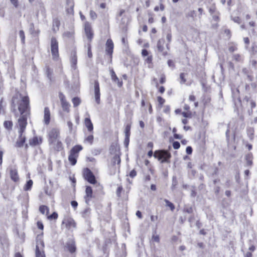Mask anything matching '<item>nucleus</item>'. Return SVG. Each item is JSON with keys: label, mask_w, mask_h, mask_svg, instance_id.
Masks as SVG:
<instances>
[{"label": "nucleus", "mask_w": 257, "mask_h": 257, "mask_svg": "<svg viewBox=\"0 0 257 257\" xmlns=\"http://www.w3.org/2000/svg\"><path fill=\"white\" fill-rule=\"evenodd\" d=\"M224 34H226L227 38L229 39L231 37V33L230 30L229 29H225L224 31Z\"/></svg>", "instance_id": "55"}, {"label": "nucleus", "mask_w": 257, "mask_h": 257, "mask_svg": "<svg viewBox=\"0 0 257 257\" xmlns=\"http://www.w3.org/2000/svg\"><path fill=\"white\" fill-rule=\"evenodd\" d=\"M156 87L158 88L159 92L163 94L165 91V88L163 86H159L158 83L156 84Z\"/></svg>", "instance_id": "47"}, {"label": "nucleus", "mask_w": 257, "mask_h": 257, "mask_svg": "<svg viewBox=\"0 0 257 257\" xmlns=\"http://www.w3.org/2000/svg\"><path fill=\"white\" fill-rule=\"evenodd\" d=\"M47 138L49 144L55 143L56 140L60 139V131L56 127L52 128L48 132Z\"/></svg>", "instance_id": "10"}, {"label": "nucleus", "mask_w": 257, "mask_h": 257, "mask_svg": "<svg viewBox=\"0 0 257 257\" xmlns=\"http://www.w3.org/2000/svg\"><path fill=\"white\" fill-rule=\"evenodd\" d=\"M29 145L32 147L40 145L43 142L42 137L34 136L29 140Z\"/></svg>", "instance_id": "24"}, {"label": "nucleus", "mask_w": 257, "mask_h": 257, "mask_svg": "<svg viewBox=\"0 0 257 257\" xmlns=\"http://www.w3.org/2000/svg\"><path fill=\"white\" fill-rule=\"evenodd\" d=\"M164 201L166 203V206L169 207L170 208L171 211H173L175 209V206L173 204V203H172V202L169 201L168 200L166 199L164 200Z\"/></svg>", "instance_id": "40"}, {"label": "nucleus", "mask_w": 257, "mask_h": 257, "mask_svg": "<svg viewBox=\"0 0 257 257\" xmlns=\"http://www.w3.org/2000/svg\"><path fill=\"white\" fill-rule=\"evenodd\" d=\"M74 31H66L63 34V37L64 38H72L74 37Z\"/></svg>", "instance_id": "36"}, {"label": "nucleus", "mask_w": 257, "mask_h": 257, "mask_svg": "<svg viewBox=\"0 0 257 257\" xmlns=\"http://www.w3.org/2000/svg\"><path fill=\"white\" fill-rule=\"evenodd\" d=\"M33 182L32 180H29L27 181L26 184L25 185L24 187V190L26 191L30 190H31L32 185H33Z\"/></svg>", "instance_id": "39"}, {"label": "nucleus", "mask_w": 257, "mask_h": 257, "mask_svg": "<svg viewBox=\"0 0 257 257\" xmlns=\"http://www.w3.org/2000/svg\"><path fill=\"white\" fill-rule=\"evenodd\" d=\"M60 26V21L58 18H55L52 20V30L53 33H56L59 30Z\"/></svg>", "instance_id": "27"}, {"label": "nucleus", "mask_w": 257, "mask_h": 257, "mask_svg": "<svg viewBox=\"0 0 257 257\" xmlns=\"http://www.w3.org/2000/svg\"><path fill=\"white\" fill-rule=\"evenodd\" d=\"M142 56L144 58L145 63L149 65L150 67L153 64V56L152 55H149L150 52L146 49H143L142 50Z\"/></svg>", "instance_id": "16"}, {"label": "nucleus", "mask_w": 257, "mask_h": 257, "mask_svg": "<svg viewBox=\"0 0 257 257\" xmlns=\"http://www.w3.org/2000/svg\"><path fill=\"white\" fill-rule=\"evenodd\" d=\"M216 11V7L214 3L212 4L210 8H209V13L212 15Z\"/></svg>", "instance_id": "45"}, {"label": "nucleus", "mask_w": 257, "mask_h": 257, "mask_svg": "<svg viewBox=\"0 0 257 257\" xmlns=\"http://www.w3.org/2000/svg\"><path fill=\"white\" fill-rule=\"evenodd\" d=\"M64 227L68 230H72L77 226V223L74 219L70 216H64L61 223V227Z\"/></svg>", "instance_id": "5"}, {"label": "nucleus", "mask_w": 257, "mask_h": 257, "mask_svg": "<svg viewBox=\"0 0 257 257\" xmlns=\"http://www.w3.org/2000/svg\"><path fill=\"white\" fill-rule=\"evenodd\" d=\"M185 111L181 113L182 115L186 118H191L192 117V113L190 111V107L188 104H185L183 107Z\"/></svg>", "instance_id": "29"}, {"label": "nucleus", "mask_w": 257, "mask_h": 257, "mask_svg": "<svg viewBox=\"0 0 257 257\" xmlns=\"http://www.w3.org/2000/svg\"><path fill=\"white\" fill-rule=\"evenodd\" d=\"M230 130L228 128L226 130V133H225V135H226V139H227V141L228 142V143H230Z\"/></svg>", "instance_id": "61"}, {"label": "nucleus", "mask_w": 257, "mask_h": 257, "mask_svg": "<svg viewBox=\"0 0 257 257\" xmlns=\"http://www.w3.org/2000/svg\"><path fill=\"white\" fill-rule=\"evenodd\" d=\"M47 215V219L49 220H53V219L56 220L58 217V213L56 212H54L52 214H51L50 215Z\"/></svg>", "instance_id": "43"}, {"label": "nucleus", "mask_w": 257, "mask_h": 257, "mask_svg": "<svg viewBox=\"0 0 257 257\" xmlns=\"http://www.w3.org/2000/svg\"><path fill=\"white\" fill-rule=\"evenodd\" d=\"M154 157L161 163H170L172 157L171 153L166 150H158L154 153Z\"/></svg>", "instance_id": "2"}, {"label": "nucleus", "mask_w": 257, "mask_h": 257, "mask_svg": "<svg viewBox=\"0 0 257 257\" xmlns=\"http://www.w3.org/2000/svg\"><path fill=\"white\" fill-rule=\"evenodd\" d=\"M254 128L253 127H249L247 129V133L249 137L252 139L254 135Z\"/></svg>", "instance_id": "44"}, {"label": "nucleus", "mask_w": 257, "mask_h": 257, "mask_svg": "<svg viewBox=\"0 0 257 257\" xmlns=\"http://www.w3.org/2000/svg\"><path fill=\"white\" fill-rule=\"evenodd\" d=\"M90 17L91 18V19L94 20L97 18V16L96 13L94 11L91 10L90 11Z\"/></svg>", "instance_id": "53"}, {"label": "nucleus", "mask_w": 257, "mask_h": 257, "mask_svg": "<svg viewBox=\"0 0 257 257\" xmlns=\"http://www.w3.org/2000/svg\"><path fill=\"white\" fill-rule=\"evenodd\" d=\"M183 211L188 213H192L193 211V208L192 207H188L184 208Z\"/></svg>", "instance_id": "54"}, {"label": "nucleus", "mask_w": 257, "mask_h": 257, "mask_svg": "<svg viewBox=\"0 0 257 257\" xmlns=\"http://www.w3.org/2000/svg\"><path fill=\"white\" fill-rule=\"evenodd\" d=\"M37 225L39 229L43 230L44 229V225L42 221H38L37 222Z\"/></svg>", "instance_id": "59"}, {"label": "nucleus", "mask_w": 257, "mask_h": 257, "mask_svg": "<svg viewBox=\"0 0 257 257\" xmlns=\"http://www.w3.org/2000/svg\"><path fill=\"white\" fill-rule=\"evenodd\" d=\"M39 211L43 214H45V213L46 212V215H48V213H49V209L48 206H47L46 205H42L40 206Z\"/></svg>", "instance_id": "35"}, {"label": "nucleus", "mask_w": 257, "mask_h": 257, "mask_svg": "<svg viewBox=\"0 0 257 257\" xmlns=\"http://www.w3.org/2000/svg\"><path fill=\"white\" fill-rule=\"evenodd\" d=\"M152 240L153 241L159 242H160V237L158 234H153L152 237Z\"/></svg>", "instance_id": "50"}, {"label": "nucleus", "mask_w": 257, "mask_h": 257, "mask_svg": "<svg viewBox=\"0 0 257 257\" xmlns=\"http://www.w3.org/2000/svg\"><path fill=\"white\" fill-rule=\"evenodd\" d=\"M36 257H46L45 255V251L42 252L35 253Z\"/></svg>", "instance_id": "64"}, {"label": "nucleus", "mask_w": 257, "mask_h": 257, "mask_svg": "<svg viewBox=\"0 0 257 257\" xmlns=\"http://www.w3.org/2000/svg\"><path fill=\"white\" fill-rule=\"evenodd\" d=\"M19 137L17 140L15 144V146L17 148H21L24 146L26 141V138L24 135V133H18Z\"/></svg>", "instance_id": "22"}, {"label": "nucleus", "mask_w": 257, "mask_h": 257, "mask_svg": "<svg viewBox=\"0 0 257 257\" xmlns=\"http://www.w3.org/2000/svg\"><path fill=\"white\" fill-rule=\"evenodd\" d=\"M120 154H115L111 160V167L114 170L111 172V175H114L117 171L118 173L120 172V167L121 159L120 157Z\"/></svg>", "instance_id": "8"}, {"label": "nucleus", "mask_w": 257, "mask_h": 257, "mask_svg": "<svg viewBox=\"0 0 257 257\" xmlns=\"http://www.w3.org/2000/svg\"><path fill=\"white\" fill-rule=\"evenodd\" d=\"M245 160L247 165L251 166L252 165V155L251 154H247L245 156Z\"/></svg>", "instance_id": "34"}, {"label": "nucleus", "mask_w": 257, "mask_h": 257, "mask_svg": "<svg viewBox=\"0 0 257 257\" xmlns=\"http://www.w3.org/2000/svg\"><path fill=\"white\" fill-rule=\"evenodd\" d=\"M70 61L71 65V67L76 69L77 63V52L75 49L73 50L70 53Z\"/></svg>", "instance_id": "23"}, {"label": "nucleus", "mask_w": 257, "mask_h": 257, "mask_svg": "<svg viewBox=\"0 0 257 257\" xmlns=\"http://www.w3.org/2000/svg\"><path fill=\"white\" fill-rule=\"evenodd\" d=\"M87 55L89 58H92V53L91 52V46L90 43H89L87 45Z\"/></svg>", "instance_id": "48"}, {"label": "nucleus", "mask_w": 257, "mask_h": 257, "mask_svg": "<svg viewBox=\"0 0 257 257\" xmlns=\"http://www.w3.org/2000/svg\"><path fill=\"white\" fill-rule=\"evenodd\" d=\"M89 133L85 134V137L83 140V143L85 144H88L92 145L94 143V132H89Z\"/></svg>", "instance_id": "25"}, {"label": "nucleus", "mask_w": 257, "mask_h": 257, "mask_svg": "<svg viewBox=\"0 0 257 257\" xmlns=\"http://www.w3.org/2000/svg\"><path fill=\"white\" fill-rule=\"evenodd\" d=\"M172 146L174 149L177 150L180 148V144L179 142H178L177 141H175L173 143Z\"/></svg>", "instance_id": "52"}, {"label": "nucleus", "mask_w": 257, "mask_h": 257, "mask_svg": "<svg viewBox=\"0 0 257 257\" xmlns=\"http://www.w3.org/2000/svg\"><path fill=\"white\" fill-rule=\"evenodd\" d=\"M157 99L159 104V107L161 108L165 102V99L160 96H157Z\"/></svg>", "instance_id": "38"}, {"label": "nucleus", "mask_w": 257, "mask_h": 257, "mask_svg": "<svg viewBox=\"0 0 257 257\" xmlns=\"http://www.w3.org/2000/svg\"><path fill=\"white\" fill-rule=\"evenodd\" d=\"M13 126V122L12 120H5L4 122V127L9 131L12 130Z\"/></svg>", "instance_id": "33"}, {"label": "nucleus", "mask_w": 257, "mask_h": 257, "mask_svg": "<svg viewBox=\"0 0 257 257\" xmlns=\"http://www.w3.org/2000/svg\"><path fill=\"white\" fill-rule=\"evenodd\" d=\"M9 174L11 179L15 183H18L20 181V177L18 171L16 167H11L9 169Z\"/></svg>", "instance_id": "14"}, {"label": "nucleus", "mask_w": 257, "mask_h": 257, "mask_svg": "<svg viewBox=\"0 0 257 257\" xmlns=\"http://www.w3.org/2000/svg\"><path fill=\"white\" fill-rule=\"evenodd\" d=\"M232 20L237 24H240L241 23V19L239 17H235L232 19Z\"/></svg>", "instance_id": "62"}, {"label": "nucleus", "mask_w": 257, "mask_h": 257, "mask_svg": "<svg viewBox=\"0 0 257 257\" xmlns=\"http://www.w3.org/2000/svg\"><path fill=\"white\" fill-rule=\"evenodd\" d=\"M155 22V19L153 14H149V18L148 19V23L149 24H153Z\"/></svg>", "instance_id": "60"}, {"label": "nucleus", "mask_w": 257, "mask_h": 257, "mask_svg": "<svg viewBox=\"0 0 257 257\" xmlns=\"http://www.w3.org/2000/svg\"><path fill=\"white\" fill-rule=\"evenodd\" d=\"M95 99L96 103L99 104L100 102V93L99 84L98 80H95L94 82Z\"/></svg>", "instance_id": "18"}, {"label": "nucleus", "mask_w": 257, "mask_h": 257, "mask_svg": "<svg viewBox=\"0 0 257 257\" xmlns=\"http://www.w3.org/2000/svg\"><path fill=\"white\" fill-rule=\"evenodd\" d=\"M233 59L236 62H241L243 60L242 56L239 54L233 55Z\"/></svg>", "instance_id": "42"}, {"label": "nucleus", "mask_w": 257, "mask_h": 257, "mask_svg": "<svg viewBox=\"0 0 257 257\" xmlns=\"http://www.w3.org/2000/svg\"><path fill=\"white\" fill-rule=\"evenodd\" d=\"M19 36L21 38L22 43L25 44V35L24 31L20 30L19 32Z\"/></svg>", "instance_id": "46"}, {"label": "nucleus", "mask_w": 257, "mask_h": 257, "mask_svg": "<svg viewBox=\"0 0 257 257\" xmlns=\"http://www.w3.org/2000/svg\"><path fill=\"white\" fill-rule=\"evenodd\" d=\"M26 114H21L18 118L16 127L18 129V133H25L28 124Z\"/></svg>", "instance_id": "7"}, {"label": "nucleus", "mask_w": 257, "mask_h": 257, "mask_svg": "<svg viewBox=\"0 0 257 257\" xmlns=\"http://www.w3.org/2000/svg\"><path fill=\"white\" fill-rule=\"evenodd\" d=\"M83 29L89 43H91L94 35L91 24L88 21H85L83 24Z\"/></svg>", "instance_id": "11"}, {"label": "nucleus", "mask_w": 257, "mask_h": 257, "mask_svg": "<svg viewBox=\"0 0 257 257\" xmlns=\"http://www.w3.org/2000/svg\"><path fill=\"white\" fill-rule=\"evenodd\" d=\"M123 191V188L122 186H118L116 190V195L117 197H120L121 196V194L122 191Z\"/></svg>", "instance_id": "51"}, {"label": "nucleus", "mask_w": 257, "mask_h": 257, "mask_svg": "<svg viewBox=\"0 0 257 257\" xmlns=\"http://www.w3.org/2000/svg\"><path fill=\"white\" fill-rule=\"evenodd\" d=\"M165 41L163 39H159L157 44V47L158 51L164 56L167 55L168 52L165 50Z\"/></svg>", "instance_id": "19"}, {"label": "nucleus", "mask_w": 257, "mask_h": 257, "mask_svg": "<svg viewBox=\"0 0 257 257\" xmlns=\"http://www.w3.org/2000/svg\"><path fill=\"white\" fill-rule=\"evenodd\" d=\"M110 73L111 75V78L112 80L117 84V85L119 87H122L123 85V82L122 80H120L117 76H116L115 72L113 69L110 70Z\"/></svg>", "instance_id": "26"}, {"label": "nucleus", "mask_w": 257, "mask_h": 257, "mask_svg": "<svg viewBox=\"0 0 257 257\" xmlns=\"http://www.w3.org/2000/svg\"><path fill=\"white\" fill-rule=\"evenodd\" d=\"M83 150V147L80 145H76L73 146L70 150L68 155V161L72 166L76 165L77 159L79 157V153Z\"/></svg>", "instance_id": "1"}, {"label": "nucleus", "mask_w": 257, "mask_h": 257, "mask_svg": "<svg viewBox=\"0 0 257 257\" xmlns=\"http://www.w3.org/2000/svg\"><path fill=\"white\" fill-rule=\"evenodd\" d=\"M180 83L184 84L186 82V79L185 78V74L184 73H181L180 74Z\"/></svg>", "instance_id": "49"}, {"label": "nucleus", "mask_w": 257, "mask_h": 257, "mask_svg": "<svg viewBox=\"0 0 257 257\" xmlns=\"http://www.w3.org/2000/svg\"><path fill=\"white\" fill-rule=\"evenodd\" d=\"M10 2L15 7L17 8L19 6L18 0H10Z\"/></svg>", "instance_id": "63"}, {"label": "nucleus", "mask_w": 257, "mask_h": 257, "mask_svg": "<svg viewBox=\"0 0 257 257\" xmlns=\"http://www.w3.org/2000/svg\"><path fill=\"white\" fill-rule=\"evenodd\" d=\"M82 176L85 180L90 184H95L97 183L96 178L93 172L88 168H85L82 171Z\"/></svg>", "instance_id": "9"}, {"label": "nucleus", "mask_w": 257, "mask_h": 257, "mask_svg": "<svg viewBox=\"0 0 257 257\" xmlns=\"http://www.w3.org/2000/svg\"><path fill=\"white\" fill-rule=\"evenodd\" d=\"M50 49L52 59L55 61L61 60L59 51V43L56 38L52 37L50 40Z\"/></svg>", "instance_id": "3"}, {"label": "nucleus", "mask_w": 257, "mask_h": 257, "mask_svg": "<svg viewBox=\"0 0 257 257\" xmlns=\"http://www.w3.org/2000/svg\"><path fill=\"white\" fill-rule=\"evenodd\" d=\"M166 76L164 74H162L161 75L160 79V83L161 84H164L166 82Z\"/></svg>", "instance_id": "56"}, {"label": "nucleus", "mask_w": 257, "mask_h": 257, "mask_svg": "<svg viewBox=\"0 0 257 257\" xmlns=\"http://www.w3.org/2000/svg\"><path fill=\"white\" fill-rule=\"evenodd\" d=\"M50 145L52 146L53 149L57 152H61L64 150V146L62 141L59 139L56 140L55 143H51L49 144Z\"/></svg>", "instance_id": "21"}, {"label": "nucleus", "mask_w": 257, "mask_h": 257, "mask_svg": "<svg viewBox=\"0 0 257 257\" xmlns=\"http://www.w3.org/2000/svg\"><path fill=\"white\" fill-rule=\"evenodd\" d=\"M52 73L53 72L51 68L49 66H47L46 67V73L47 76L50 80H52Z\"/></svg>", "instance_id": "41"}, {"label": "nucleus", "mask_w": 257, "mask_h": 257, "mask_svg": "<svg viewBox=\"0 0 257 257\" xmlns=\"http://www.w3.org/2000/svg\"><path fill=\"white\" fill-rule=\"evenodd\" d=\"M93 197V190L91 187L86 186L85 188V195L84 196V199L86 203L88 204L92 198Z\"/></svg>", "instance_id": "17"}, {"label": "nucleus", "mask_w": 257, "mask_h": 257, "mask_svg": "<svg viewBox=\"0 0 257 257\" xmlns=\"http://www.w3.org/2000/svg\"><path fill=\"white\" fill-rule=\"evenodd\" d=\"M74 107L78 106L81 103V100L78 97H75L72 100Z\"/></svg>", "instance_id": "37"}, {"label": "nucleus", "mask_w": 257, "mask_h": 257, "mask_svg": "<svg viewBox=\"0 0 257 257\" xmlns=\"http://www.w3.org/2000/svg\"><path fill=\"white\" fill-rule=\"evenodd\" d=\"M84 124L85 127L87 128L88 132H94L93 125L89 117H86L84 120Z\"/></svg>", "instance_id": "28"}, {"label": "nucleus", "mask_w": 257, "mask_h": 257, "mask_svg": "<svg viewBox=\"0 0 257 257\" xmlns=\"http://www.w3.org/2000/svg\"><path fill=\"white\" fill-rule=\"evenodd\" d=\"M59 97L60 100L63 110L68 112L69 111L70 104L67 101L65 95L62 92H59Z\"/></svg>", "instance_id": "15"}, {"label": "nucleus", "mask_w": 257, "mask_h": 257, "mask_svg": "<svg viewBox=\"0 0 257 257\" xmlns=\"http://www.w3.org/2000/svg\"><path fill=\"white\" fill-rule=\"evenodd\" d=\"M30 33L33 37L38 38L40 33V30L39 29H35L34 24L32 23L31 24Z\"/></svg>", "instance_id": "30"}, {"label": "nucleus", "mask_w": 257, "mask_h": 257, "mask_svg": "<svg viewBox=\"0 0 257 257\" xmlns=\"http://www.w3.org/2000/svg\"><path fill=\"white\" fill-rule=\"evenodd\" d=\"M21 96V94H20ZM21 100L18 103V109L21 115L24 114L25 112L30 113V100L28 96L21 97Z\"/></svg>", "instance_id": "4"}, {"label": "nucleus", "mask_w": 257, "mask_h": 257, "mask_svg": "<svg viewBox=\"0 0 257 257\" xmlns=\"http://www.w3.org/2000/svg\"><path fill=\"white\" fill-rule=\"evenodd\" d=\"M64 251L68 252L72 255H75L77 251L76 241L74 238L69 239L64 245Z\"/></svg>", "instance_id": "6"}, {"label": "nucleus", "mask_w": 257, "mask_h": 257, "mask_svg": "<svg viewBox=\"0 0 257 257\" xmlns=\"http://www.w3.org/2000/svg\"><path fill=\"white\" fill-rule=\"evenodd\" d=\"M67 4L69 7L67 8L66 12L68 14H73L74 13V4L72 1L71 0H67Z\"/></svg>", "instance_id": "31"}, {"label": "nucleus", "mask_w": 257, "mask_h": 257, "mask_svg": "<svg viewBox=\"0 0 257 257\" xmlns=\"http://www.w3.org/2000/svg\"><path fill=\"white\" fill-rule=\"evenodd\" d=\"M131 123H127L125 126L124 129V133H125V141H129V138L131 135Z\"/></svg>", "instance_id": "32"}, {"label": "nucleus", "mask_w": 257, "mask_h": 257, "mask_svg": "<svg viewBox=\"0 0 257 257\" xmlns=\"http://www.w3.org/2000/svg\"><path fill=\"white\" fill-rule=\"evenodd\" d=\"M45 244L43 240V232L37 235L36 237V246L35 253L44 251Z\"/></svg>", "instance_id": "12"}, {"label": "nucleus", "mask_w": 257, "mask_h": 257, "mask_svg": "<svg viewBox=\"0 0 257 257\" xmlns=\"http://www.w3.org/2000/svg\"><path fill=\"white\" fill-rule=\"evenodd\" d=\"M113 49L114 44L112 40L110 38L108 39L105 44V53L108 56L110 62L112 61Z\"/></svg>", "instance_id": "13"}, {"label": "nucleus", "mask_w": 257, "mask_h": 257, "mask_svg": "<svg viewBox=\"0 0 257 257\" xmlns=\"http://www.w3.org/2000/svg\"><path fill=\"white\" fill-rule=\"evenodd\" d=\"M137 171H136V170L133 169L130 172L129 176L130 177L133 178L135 176H137Z\"/></svg>", "instance_id": "57"}, {"label": "nucleus", "mask_w": 257, "mask_h": 257, "mask_svg": "<svg viewBox=\"0 0 257 257\" xmlns=\"http://www.w3.org/2000/svg\"><path fill=\"white\" fill-rule=\"evenodd\" d=\"M51 121V112L50 108L48 107H45L44 109V118L43 122L45 125H49Z\"/></svg>", "instance_id": "20"}, {"label": "nucleus", "mask_w": 257, "mask_h": 257, "mask_svg": "<svg viewBox=\"0 0 257 257\" xmlns=\"http://www.w3.org/2000/svg\"><path fill=\"white\" fill-rule=\"evenodd\" d=\"M3 102L4 99L2 98L0 100V113L4 112Z\"/></svg>", "instance_id": "58"}]
</instances>
